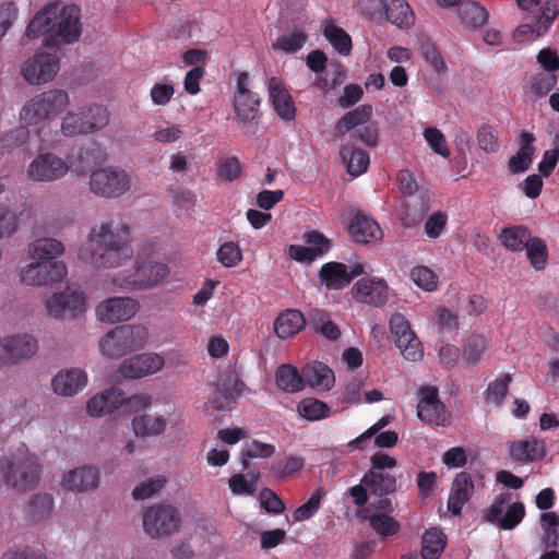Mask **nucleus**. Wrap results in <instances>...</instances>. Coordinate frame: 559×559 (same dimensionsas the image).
<instances>
[{
    "mask_svg": "<svg viewBox=\"0 0 559 559\" xmlns=\"http://www.w3.org/2000/svg\"><path fill=\"white\" fill-rule=\"evenodd\" d=\"M524 249L532 267L536 271L545 270L548 263V249L545 241L533 238Z\"/></svg>",
    "mask_w": 559,
    "mask_h": 559,
    "instance_id": "49530a36",
    "label": "nucleus"
},
{
    "mask_svg": "<svg viewBox=\"0 0 559 559\" xmlns=\"http://www.w3.org/2000/svg\"><path fill=\"white\" fill-rule=\"evenodd\" d=\"M278 389L288 393H296L305 388L302 373L290 365H281L275 374Z\"/></svg>",
    "mask_w": 559,
    "mask_h": 559,
    "instance_id": "4c0bfd02",
    "label": "nucleus"
},
{
    "mask_svg": "<svg viewBox=\"0 0 559 559\" xmlns=\"http://www.w3.org/2000/svg\"><path fill=\"white\" fill-rule=\"evenodd\" d=\"M242 173L241 163L236 156H228L217 163V176L224 182L237 180Z\"/></svg>",
    "mask_w": 559,
    "mask_h": 559,
    "instance_id": "3c124183",
    "label": "nucleus"
},
{
    "mask_svg": "<svg viewBox=\"0 0 559 559\" xmlns=\"http://www.w3.org/2000/svg\"><path fill=\"white\" fill-rule=\"evenodd\" d=\"M509 451L511 457L518 462H533L545 456L544 442L535 438L514 441Z\"/></svg>",
    "mask_w": 559,
    "mask_h": 559,
    "instance_id": "c85d7f7f",
    "label": "nucleus"
},
{
    "mask_svg": "<svg viewBox=\"0 0 559 559\" xmlns=\"http://www.w3.org/2000/svg\"><path fill=\"white\" fill-rule=\"evenodd\" d=\"M64 253V246L55 238L43 237L28 246L29 264L21 271L22 282L31 286L60 283L67 275L66 264L57 258Z\"/></svg>",
    "mask_w": 559,
    "mask_h": 559,
    "instance_id": "7ed1b4c3",
    "label": "nucleus"
},
{
    "mask_svg": "<svg viewBox=\"0 0 559 559\" xmlns=\"http://www.w3.org/2000/svg\"><path fill=\"white\" fill-rule=\"evenodd\" d=\"M445 544V536L440 530L435 527L427 530L421 537V558L439 559Z\"/></svg>",
    "mask_w": 559,
    "mask_h": 559,
    "instance_id": "58836bf2",
    "label": "nucleus"
},
{
    "mask_svg": "<svg viewBox=\"0 0 559 559\" xmlns=\"http://www.w3.org/2000/svg\"><path fill=\"white\" fill-rule=\"evenodd\" d=\"M461 22L469 28L481 27L487 23L489 13L485 7L476 1H465L459 8Z\"/></svg>",
    "mask_w": 559,
    "mask_h": 559,
    "instance_id": "c9c22d12",
    "label": "nucleus"
},
{
    "mask_svg": "<svg viewBox=\"0 0 559 559\" xmlns=\"http://www.w3.org/2000/svg\"><path fill=\"white\" fill-rule=\"evenodd\" d=\"M164 358L157 354H140L124 359L119 366V373L126 379H140L159 371Z\"/></svg>",
    "mask_w": 559,
    "mask_h": 559,
    "instance_id": "6ab92c4d",
    "label": "nucleus"
},
{
    "mask_svg": "<svg viewBox=\"0 0 559 559\" xmlns=\"http://www.w3.org/2000/svg\"><path fill=\"white\" fill-rule=\"evenodd\" d=\"M46 46L52 51H37L22 68V75L29 84L47 83L59 71V57L55 46L47 41Z\"/></svg>",
    "mask_w": 559,
    "mask_h": 559,
    "instance_id": "f8f14e48",
    "label": "nucleus"
},
{
    "mask_svg": "<svg viewBox=\"0 0 559 559\" xmlns=\"http://www.w3.org/2000/svg\"><path fill=\"white\" fill-rule=\"evenodd\" d=\"M180 525L179 511L170 504H155L144 511L143 528L152 538L169 536L178 532Z\"/></svg>",
    "mask_w": 559,
    "mask_h": 559,
    "instance_id": "1a4fd4ad",
    "label": "nucleus"
},
{
    "mask_svg": "<svg viewBox=\"0 0 559 559\" xmlns=\"http://www.w3.org/2000/svg\"><path fill=\"white\" fill-rule=\"evenodd\" d=\"M525 514L526 511L523 502H511L495 525L503 531H512L523 521Z\"/></svg>",
    "mask_w": 559,
    "mask_h": 559,
    "instance_id": "c03bdc74",
    "label": "nucleus"
},
{
    "mask_svg": "<svg viewBox=\"0 0 559 559\" xmlns=\"http://www.w3.org/2000/svg\"><path fill=\"white\" fill-rule=\"evenodd\" d=\"M301 372L304 383H308L313 389L329 390L335 381L332 369L322 362L307 365Z\"/></svg>",
    "mask_w": 559,
    "mask_h": 559,
    "instance_id": "7c9ffc66",
    "label": "nucleus"
},
{
    "mask_svg": "<svg viewBox=\"0 0 559 559\" xmlns=\"http://www.w3.org/2000/svg\"><path fill=\"white\" fill-rule=\"evenodd\" d=\"M389 326L395 343H403L414 333L408 320L402 313H394L389 321Z\"/></svg>",
    "mask_w": 559,
    "mask_h": 559,
    "instance_id": "bf43d9fd",
    "label": "nucleus"
},
{
    "mask_svg": "<svg viewBox=\"0 0 559 559\" xmlns=\"http://www.w3.org/2000/svg\"><path fill=\"white\" fill-rule=\"evenodd\" d=\"M424 136L433 152L443 157H449L450 151L447 146L445 138L439 129L435 127H428L424 130Z\"/></svg>",
    "mask_w": 559,
    "mask_h": 559,
    "instance_id": "0e129e2a",
    "label": "nucleus"
},
{
    "mask_svg": "<svg viewBox=\"0 0 559 559\" xmlns=\"http://www.w3.org/2000/svg\"><path fill=\"white\" fill-rule=\"evenodd\" d=\"M261 99L258 94L235 95L234 110L237 116V121L240 124H247L254 120L259 114V106Z\"/></svg>",
    "mask_w": 559,
    "mask_h": 559,
    "instance_id": "f704fd0d",
    "label": "nucleus"
},
{
    "mask_svg": "<svg viewBox=\"0 0 559 559\" xmlns=\"http://www.w3.org/2000/svg\"><path fill=\"white\" fill-rule=\"evenodd\" d=\"M260 501L262 508H264L267 513L281 514L285 510L283 500L271 489L265 488L261 490Z\"/></svg>",
    "mask_w": 559,
    "mask_h": 559,
    "instance_id": "774afa93",
    "label": "nucleus"
},
{
    "mask_svg": "<svg viewBox=\"0 0 559 559\" xmlns=\"http://www.w3.org/2000/svg\"><path fill=\"white\" fill-rule=\"evenodd\" d=\"M123 401L121 390L109 388L91 397L86 404V411L93 417H100L114 413L122 406Z\"/></svg>",
    "mask_w": 559,
    "mask_h": 559,
    "instance_id": "b1692460",
    "label": "nucleus"
},
{
    "mask_svg": "<svg viewBox=\"0 0 559 559\" xmlns=\"http://www.w3.org/2000/svg\"><path fill=\"white\" fill-rule=\"evenodd\" d=\"M499 239L508 250L522 251L533 237L528 228L524 226H512L502 228Z\"/></svg>",
    "mask_w": 559,
    "mask_h": 559,
    "instance_id": "e433bc0d",
    "label": "nucleus"
},
{
    "mask_svg": "<svg viewBox=\"0 0 559 559\" xmlns=\"http://www.w3.org/2000/svg\"><path fill=\"white\" fill-rule=\"evenodd\" d=\"M558 82L555 73L539 72L531 79V90L536 97L546 96Z\"/></svg>",
    "mask_w": 559,
    "mask_h": 559,
    "instance_id": "5fc2aeb1",
    "label": "nucleus"
},
{
    "mask_svg": "<svg viewBox=\"0 0 559 559\" xmlns=\"http://www.w3.org/2000/svg\"><path fill=\"white\" fill-rule=\"evenodd\" d=\"M307 36L302 32H293L288 35L280 36L276 39L275 48L285 52H296L306 43Z\"/></svg>",
    "mask_w": 559,
    "mask_h": 559,
    "instance_id": "338daca9",
    "label": "nucleus"
},
{
    "mask_svg": "<svg viewBox=\"0 0 559 559\" xmlns=\"http://www.w3.org/2000/svg\"><path fill=\"white\" fill-rule=\"evenodd\" d=\"M87 384V374L80 368H71L59 371L51 381L56 394L73 396Z\"/></svg>",
    "mask_w": 559,
    "mask_h": 559,
    "instance_id": "5701e85b",
    "label": "nucleus"
},
{
    "mask_svg": "<svg viewBox=\"0 0 559 559\" xmlns=\"http://www.w3.org/2000/svg\"><path fill=\"white\" fill-rule=\"evenodd\" d=\"M340 155L347 173L354 177L364 174L370 163L366 151L352 145H343L340 150Z\"/></svg>",
    "mask_w": 559,
    "mask_h": 559,
    "instance_id": "473e14b6",
    "label": "nucleus"
},
{
    "mask_svg": "<svg viewBox=\"0 0 559 559\" xmlns=\"http://www.w3.org/2000/svg\"><path fill=\"white\" fill-rule=\"evenodd\" d=\"M347 229L352 239L357 243H377L383 237L379 224L371 217L364 215L362 212H357Z\"/></svg>",
    "mask_w": 559,
    "mask_h": 559,
    "instance_id": "412c9836",
    "label": "nucleus"
},
{
    "mask_svg": "<svg viewBox=\"0 0 559 559\" xmlns=\"http://www.w3.org/2000/svg\"><path fill=\"white\" fill-rule=\"evenodd\" d=\"M403 357L409 361H417L423 358L424 348L415 333L405 338L403 343H396Z\"/></svg>",
    "mask_w": 559,
    "mask_h": 559,
    "instance_id": "680f3d73",
    "label": "nucleus"
},
{
    "mask_svg": "<svg viewBox=\"0 0 559 559\" xmlns=\"http://www.w3.org/2000/svg\"><path fill=\"white\" fill-rule=\"evenodd\" d=\"M86 296L83 292L68 288L63 293L55 294L45 300L47 311L52 317H76L84 312Z\"/></svg>",
    "mask_w": 559,
    "mask_h": 559,
    "instance_id": "dca6fc26",
    "label": "nucleus"
},
{
    "mask_svg": "<svg viewBox=\"0 0 559 559\" xmlns=\"http://www.w3.org/2000/svg\"><path fill=\"white\" fill-rule=\"evenodd\" d=\"M321 499H322V490L321 489H317L311 495V497L309 498V500L307 502H305L304 504L298 507L293 512L294 521L295 522H302V521L311 519L318 512V510L320 509V507H321Z\"/></svg>",
    "mask_w": 559,
    "mask_h": 559,
    "instance_id": "6e6d98bb",
    "label": "nucleus"
},
{
    "mask_svg": "<svg viewBox=\"0 0 559 559\" xmlns=\"http://www.w3.org/2000/svg\"><path fill=\"white\" fill-rule=\"evenodd\" d=\"M412 281L426 292H433L438 287V276L425 265H417L411 271Z\"/></svg>",
    "mask_w": 559,
    "mask_h": 559,
    "instance_id": "8fccbe9b",
    "label": "nucleus"
},
{
    "mask_svg": "<svg viewBox=\"0 0 559 559\" xmlns=\"http://www.w3.org/2000/svg\"><path fill=\"white\" fill-rule=\"evenodd\" d=\"M269 95L276 114L284 120L296 117V107L288 91L276 78L269 79Z\"/></svg>",
    "mask_w": 559,
    "mask_h": 559,
    "instance_id": "393cba45",
    "label": "nucleus"
},
{
    "mask_svg": "<svg viewBox=\"0 0 559 559\" xmlns=\"http://www.w3.org/2000/svg\"><path fill=\"white\" fill-rule=\"evenodd\" d=\"M512 381V377L510 373L503 374L501 378L496 379L491 383L488 384L487 389L484 392V399L486 403L491 404L496 407L502 405L508 391L509 384Z\"/></svg>",
    "mask_w": 559,
    "mask_h": 559,
    "instance_id": "37998d69",
    "label": "nucleus"
},
{
    "mask_svg": "<svg viewBox=\"0 0 559 559\" xmlns=\"http://www.w3.org/2000/svg\"><path fill=\"white\" fill-rule=\"evenodd\" d=\"M475 491L473 477L467 472L455 475L448 497V510L453 515H460L463 507L471 500Z\"/></svg>",
    "mask_w": 559,
    "mask_h": 559,
    "instance_id": "aec40b11",
    "label": "nucleus"
},
{
    "mask_svg": "<svg viewBox=\"0 0 559 559\" xmlns=\"http://www.w3.org/2000/svg\"><path fill=\"white\" fill-rule=\"evenodd\" d=\"M70 104L69 94L63 90H49L29 99L21 110V120L35 126L61 114Z\"/></svg>",
    "mask_w": 559,
    "mask_h": 559,
    "instance_id": "0eeeda50",
    "label": "nucleus"
},
{
    "mask_svg": "<svg viewBox=\"0 0 559 559\" xmlns=\"http://www.w3.org/2000/svg\"><path fill=\"white\" fill-rule=\"evenodd\" d=\"M352 295L358 302L382 307L389 299V286L382 278H361L352 287Z\"/></svg>",
    "mask_w": 559,
    "mask_h": 559,
    "instance_id": "a211bd4d",
    "label": "nucleus"
},
{
    "mask_svg": "<svg viewBox=\"0 0 559 559\" xmlns=\"http://www.w3.org/2000/svg\"><path fill=\"white\" fill-rule=\"evenodd\" d=\"M217 260L225 267L236 266L242 259V253L238 245L233 241L223 243L217 251Z\"/></svg>",
    "mask_w": 559,
    "mask_h": 559,
    "instance_id": "13d9d810",
    "label": "nucleus"
},
{
    "mask_svg": "<svg viewBox=\"0 0 559 559\" xmlns=\"http://www.w3.org/2000/svg\"><path fill=\"white\" fill-rule=\"evenodd\" d=\"M323 35L338 53L343 56L350 53L353 47L352 38L342 27L333 22H328L324 26Z\"/></svg>",
    "mask_w": 559,
    "mask_h": 559,
    "instance_id": "a19ab883",
    "label": "nucleus"
},
{
    "mask_svg": "<svg viewBox=\"0 0 559 559\" xmlns=\"http://www.w3.org/2000/svg\"><path fill=\"white\" fill-rule=\"evenodd\" d=\"M129 175L118 168L105 167L92 173L90 187L92 192L104 198H118L130 189Z\"/></svg>",
    "mask_w": 559,
    "mask_h": 559,
    "instance_id": "9b49d317",
    "label": "nucleus"
},
{
    "mask_svg": "<svg viewBox=\"0 0 559 559\" xmlns=\"http://www.w3.org/2000/svg\"><path fill=\"white\" fill-rule=\"evenodd\" d=\"M305 466V460L300 456L289 455L282 462L273 465V471L282 477H292Z\"/></svg>",
    "mask_w": 559,
    "mask_h": 559,
    "instance_id": "69168bd1",
    "label": "nucleus"
},
{
    "mask_svg": "<svg viewBox=\"0 0 559 559\" xmlns=\"http://www.w3.org/2000/svg\"><path fill=\"white\" fill-rule=\"evenodd\" d=\"M318 276L320 283L330 290L343 289L352 282V276L347 275V266L334 261L324 263Z\"/></svg>",
    "mask_w": 559,
    "mask_h": 559,
    "instance_id": "bb28decb",
    "label": "nucleus"
},
{
    "mask_svg": "<svg viewBox=\"0 0 559 559\" xmlns=\"http://www.w3.org/2000/svg\"><path fill=\"white\" fill-rule=\"evenodd\" d=\"M371 528L382 537L396 535L400 532V523L388 514H372L369 518Z\"/></svg>",
    "mask_w": 559,
    "mask_h": 559,
    "instance_id": "de8ad7c7",
    "label": "nucleus"
},
{
    "mask_svg": "<svg viewBox=\"0 0 559 559\" xmlns=\"http://www.w3.org/2000/svg\"><path fill=\"white\" fill-rule=\"evenodd\" d=\"M558 14L556 0H547L544 3L542 13L537 16L535 24L537 25V36L544 35L551 26Z\"/></svg>",
    "mask_w": 559,
    "mask_h": 559,
    "instance_id": "052dcab7",
    "label": "nucleus"
},
{
    "mask_svg": "<svg viewBox=\"0 0 559 559\" xmlns=\"http://www.w3.org/2000/svg\"><path fill=\"white\" fill-rule=\"evenodd\" d=\"M361 483L374 497L390 496L397 488L396 477L388 472H366Z\"/></svg>",
    "mask_w": 559,
    "mask_h": 559,
    "instance_id": "cd10ccee",
    "label": "nucleus"
},
{
    "mask_svg": "<svg viewBox=\"0 0 559 559\" xmlns=\"http://www.w3.org/2000/svg\"><path fill=\"white\" fill-rule=\"evenodd\" d=\"M512 502V493L504 491L499 493L490 507L484 512V520L488 523L496 524V522L504 513L509 504Z\"/></svg>",
    "mask_w": 559,
    "mask_h": 559,
    "instance_id": "603ef678",
    "label": "nucleus"
},
{
    "mask_svg": "<svg viewBox=\"0 0 559 559\" xmlns=\"http://www.w3.org/2000/svg\"><path fill=\"white\" fill-rule=\"evenodd\" d=\"M134 433L141 437L158 436L166 429V420L162 416H135L132 420Z\"/></svg>",
    "mask_w": 559,
    "mask_h": 559,
    "instance_id": "ea45409f",
    "label": "nucleus"
},
{
    "mask_svg": "<svg viewBox=\"0 0 559 559\" xmlns=\"http://www.w3.org/2000/svg\"><path fill=\"white\" fill-rule=\"evenodd\" d=\"M28 139V130L25 127L16 128L0 138V158L12 148H16L24 144Z\"/></svg>",
    "mask_w": 559,
    "mask_h": 559,
    "instance_id": "864d4df0",
    "label": "nucleus"
},
{
    "mask_svg": "<svg viewBox=\"0 0 559 559\" xmlns=\"http://www.w3.org/2000/svg\"><path fill=\"white\" fill-rule=\"evenodd\" d=\"M419 51L425 61L430 64L435 71L441 73L447 70L444 60L433 43L428 39L423 40L419 45Z\"/></svg>",
    "mask_w": 559,
    "mask_h": 559,
    "instance_id": "4d7b16f0",
    "label": "nucleus"
},
{
    "mask_svg": "<svg viewBox=\"0 0 559 559\" xmlns=\"http://www.w3.org/2000/svg\"><path fill=\"white\" fill-rule=\"evenodd\" d=\"M479 147L487 153H495L499 150V140L497 131L488 124H484L477 132Z\"/></svg>",
    "mask_w": 559,
    "mask_h": 559,
    "instance_id": "e2e57ef3",
    "label": "nucleus"
},
{
    "mask_svg": "<svg viewBox=\"0 0 559 559\" xmlns=\"http://www.w3.org/2000/svg\"><path fill=\"white\" fill-rule=\"evenodd\" d=\"M169 275V267L160 262L135 263L134 272L128 276H115L112 285L126 290L142 289L156 286Z\"/></svg>",
    "mask_w": 559,
    "mask_h": 559,
    "instance_id": "6e6552de",
    "label": "nucleus"
},
{
    "mask_svg": "<svg viewBox=\"0 0 559 559\" xmlns=\"http://www.w3.org/2000/svg\"><path fill=\"white\" fill-rule=\"evenodd\" d=\"M81 33L80 7L60 0L46 4L34 15L26 27L28 38L50 34L51 39L63 44L76 43Z\"/></svg>",
    "mask_w": 559,
    "mask_h": 559,
    "instance_id": "f03ea898",
    "label": "nucleus"
},
{
    "mask_svg": "<svg viewBox=\"0 0 559 559\" xmlns=\"http://www.w3.org/2000/svg\"><path fill=\"white\" fill-rule=\"evenodd\" d=\"M487 348V341L484 336L474 334L469 336L463 346V356L469 365H476Z\"/></svg>",
    "mask_w": 559,
    "mask_h": 559,
    "instance_id": "09e8293b",
    "label": "nucleus"
},
{
    "mask_svg": "<svg viewBox=\"0 0 559 559\" xmlns=\"http://www.w3.org/2000/svg\"><path fill=\"white\" fill-rule=\"evenodd\" d=\"M382 14L402 29H408L415 24V13L406 0H382Z\"/></svg>",
    "mask_w": 559,
    "mask_h": 559,
    "instance_id": "a878e982",
    "label": "nucleus"
},
{
    "mask_svg": "<svg viewBox=\"0 0 559 559\" xmlns=\"http://www.w3.org/2000/svg\"><path fill=\"white\" fill-rule=\"evenodd\" d=\"M417 416L423 423L430 426L444 427L449 424L445 406L439 399L437 388L426 386L420 390Z\"/></svg>",
    "mask_w": 559,
    "mask_h": 559,
    "instance_id": "ddd939ff",
    "label": "nucleus"
},
{
    "mask_svg": "<svg viewBox=\"0 0 559 559\" xmlns=\"http://www.w3.org/2000/svg\"><path fill=\"white\" fill-rule=\"evenodd\" d=\"M40 478L38 457L23 444L16 452L0 460V481L24 492L34 488Z\"/></svg>",
    "mask_w": 559,
    "mask_h": 559,
    "instance_id": "20e7f679",
    "label": "nucleus"
},
{
    "mask_svg": "<svg viewBox=\"0 0 559 559\" xmlns=\"http://www.w3.org/2000/svg\"><path fill=\"white\" fill-rule=\"evenodd\" d=\"M99 474L95 467L81 466L69 471L61 480V485L69 491L86 492L98 487Z\"/></svg>",
    "mask_w": 559,
    "mask_h": 559,
    "instance_id": "4be33fe9",
    "label": "nucleus"
},
{
    "mask_svg": "<svg viewBox=\"0 0 559 559\" xmlns=\"http://www.w3.org/2000/svg\"><path fill=\"white\" fill-rule=\"evenodd\" d=\"M37 341L28 334H17L0 340V366L13 365L36 354Z\"/></svg>",
    "mask_w": 559,
    "mask_h": 559,
    "instance_id": "4468645a",
    "label": "nucleus"
},
{
    "mask_svg": "<svg viewBox=\"0 0 559 559\" xmlns=\"http://www.w3.org/2000/svg\"><path fill=\"white\" fill-rule=\"evenodd\" d=\"M297 411L304 418L308 420H320L330 414V407L324 402L307 397L299 402Z\"/></svg>",
    "mask_w": 559,
    "mask_h": 559,
    "instance_id": "a18cd8bd",
    "label": "nucleus"
},
{
    "mask_svg": "<svg viewBox=\"0 0 559 559\" xmlns=\"http://www.w3.org/2000/svg\"><path fill=\"white\" fill-rule=\"evenodd\" d=\"M247 390L237 370L228 369L217 376L210 402L216 411H230Z\"/></svg>",
    "mask_w": 559,
    "mask_h": 559,
    "instance_id": "9d476101",
    "label": "nucleus"
},
{
    "mask_svg": "<svg viewBox=\"0 0 559 559\" xmlns=\"http://www.w3.org/2000/svg\"><path fill=\"white\" fill-rule=\"evenodd\" d=\"M69 170L68 164L60 157L45 153L39 154L28 166V176L36 181H53L63 177Z\"/></svg>",
    "mask_w": 559,
    "mask_h": 559,
    "instance_id": "f3484780",
    "label": "nucleus"
},
{
    "mask_svg": "<svg viewBox=\"0 0 559 559\" xmlns=\"http://www.w3.org/2000/svg\"><path fill=\"white\" fill-rule=\"evenodd\" d=\"M540 526L539 546L544 549L557 548L559 545V514L554 511L542 513Z\"/></svg>",
    "mask_w": 559,
    "mask_h": 559,
    "instance_id": "72a5a7b5",
    "label": "nucleus"
},
{
    "mask_svg": "<svg viewBox=\"0 0 559 559\" xmlns=\"http://www.w3.org/2000/svg\"><path fill=\"white\" fill-rule=\"evenodd\" d=\"M139 310V302L130 297H111L96 307V317L104 323L128 321Z\"/></svg>",
    "mask_w": 559,
    "mask_h": 559,
    "instance_id": "2eb2a0df",
    "label": "nucleus"
},
{
    "mask_svg": "<svg viewBox=\"0 0 559 559\" xmlns=\"http://www.w3.org/2000/svg\"><path fill=\"white\" fill-rule=\"evenodd\" d=\"M148 331L141 324H126L107 332L99 341L102 354L108 358H119L143 348Z\"/></svg>",
    "mask_w": 559,
    "mask_h": 559,
    "instance_id": "39448f33",
    "label": "nucleus"
},
{
    "mask_svg": "<svg viewBox=\"0 0 559 559\" xmlns=\"http://www.w3.org/2000/svg\"><path fill=\"white\" fill-rule=\"evenodd\" d=\"M79 257L96 269L119 267L133 257L131 230L123 221H109L93 228Z\"/></svg>",
    "mask_w": 559,
    "mask_h": 559,
    "instance_id": "f257e3e1",
    "label": "nucleus"
},
{
    "mask_svg": "<svg viewBox=\"0 0 559 559\" xmlns=\"http://www.w3.org/2000/svg\"><path fill=\"white\" fill-rule=\"evenodd\" d=\"M304 314L295 309L282 312L274 322V331L280 338H288L305 328Z\"/></svg>",
    "mask_w": 559,
    "mask_h": 559,
    "instance_id": "c756f323",
    "label": "nucleus"
},
{
    "mask_svg": "<svg viewBox=\"0 0 559 559\" xmlns=\"http://www.w3.org/2000/svg\"><path fill=\"white\" fill-rule=\"evenodd\" d=\"M27 509L33 521L45 520L53 509V498L50 493H36L29 498Z\"/></svg>",
    "mask_w": 559,
    "mask_h": 559,
    "instance_id": "79ce46f5",
    "label": "nucleus"
},
{
    "mask_svg": "<svg viewBox=\"0 0 559 559\" xmlns=\"http://www.w3.org/2000/svg\"><path fill=\"white\" fill-rule=\"evenodd\" d=\"M108 123V109L99 104H91L68 110L61 120L60 131L67 138H74L97 132Z\"/></svg>",
    "mask_w": 559,
    "mask_h": 559,
    "instance_id": "423d86ee",
    "label": "nucleus"
},
{
    "mask_svg": "<svg viewBox=\"0 0 559 559\" xmlns=\"http://www.w3.org/2000/svg\"><path fill=\"white\" fill-rule=\"evenodd\" d=\"M373 108L369 104H364L346 112L336 123L335 133L343 135L352 129L367 124L372 117Z\"/></svg>",
    "mask_w": 559,
    "mask_h": 559,
    "instance_id": "2f4dec72",
    "label": "nucleus"
}]
</instances>
